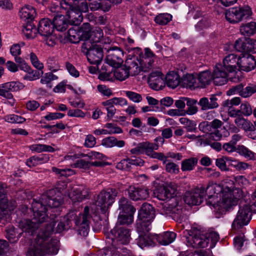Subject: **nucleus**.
Instances as JSON below:
<instances>
[{
	"label": "nucleus",
	"mask_w": 256,
	"mask_h": 256,
	"mask_svg": "<svg viewBox=\"0 0 256 256\" xmlns=\"http://www.w3.org/2000/svg\"><path fill=\"white\" fill-rule=\"evenodd\" d=\"M56 221L52 218L40 229L34 242L31 244L26 252V256H44L46 254H56L58 251V240L50 238L52 232H60L65 228L64 224L60 222L54 228Z\"/></svg>",
	"instance_id": "1"
},
{
	"label": "nucleus",
	"mask_w": 256,
	"mask_h": 256,
	"mask_svg": "<svg viewBox=\"0 0 256 256\" xmlns=\"http://www.w3.org/2000/svg\"><path fill=\"white\" fill-rule=\"evenodd\" d=\"M61 192L58 188L52 189L43 194L38 200H33L32 203V208L33 212V222L38 224L46 222L45 225L50 222L46 212L48 207L50 208L59 206L62 203Z\"/></svg>",
	"instance_id": "2"
},
{
	"label": "nucleus",
	"mask_w": 256,
	"mask_h": 256,
	"mask_svg": "<svg viewBox=\"0 0 256 256\" xmlns=\"http://www.w3.org/2000/svg\"><path fill=\"white\" fill-rule=\"evenodd\" d=\"M225 186V190L222 195V206H216L218 213L223 215L230 207L237 204L238 201L244 197V192L239 188L234 189V182L228 178L223 180Z\"/></svg>",
	"instance_id": "3"
},
{
	"label": "nucleus",
	"mask_w": 256,
	"mask_h": 256,
	"mask_svg": "<svg viewBox=\"0 0 256 256\" xmlns=\"http://www.w3.org/2000/svg\"><path fill=\"white\" fill-rule=\"evenodd\" d=\"M224 184L226 186V184ZM224 190L225 186L223 187L220 184L212 182H209L206 188H205L204 198L206 204L214 208L216 218H220L222 216L218 213L219 210H217L216 206H222V195Z\"/></svg>",
	"instance_id": "4"
},
{
	"label": "nucleus",
	"mask_w": 256,
	"mask_h": 256,
	"mask_svg": "<svg viewBox=\"0 0 256 256\" xmlns=\"http://www.w3.org/2000/svg\"><path fill=\"white\" fill-rule=\"evenodd\" d=\"M155 218V212L153 206L149 204L144 203L138 210L136 220L137 230L140 232H148L150 224Z\"/></svg>",
	"instance_id": "5"
},
{
	"label": "nucleus",
	"mask_w": 256,
	"mask_h": 256,
	"mask_svg": "<svg viewBox=\"0 0 256 256\" xmlns=\"http://www.w3.org/2000/svg\"><path fill=\"white\" fill-rule=\"evenodd\" d=\"M219 239L218 234L215 232L206 234L198 232L194 236L189 238L188 241L194 248H204L208 246L210 240V248H212L215 246Z\"/></svg>",
	"instance_id": "6"
},
{
	"label": "nucleus",
	"mask_w": 256,
	"mask_h": 256,
	"mask_svg": "<svg viewBox=\"0 0 256 256\" xmlns=\"http://www.w3.org/2000/svg\"><path fill=\"white\" fill-rule=\"evenodd\" d=\"M118 191L115 188H108L102 190L97 196L95 200V205L98 210H100L103 214L108 213L110 208L114 202Z\"/></svg>",
	"instance_id": "7"
},
{
	"label": "nucleus",
	"mask_w": 256,
	"mask_h": 256,
	"mask_svg": "<svg viewBox=\"0 0 256 256\" xmlns=\"http://www.w3.org/2000/svg\"><path fill=\"white\" fill-rule=\"evenodd\" d=\"M252 14L250 8L248 6H235L228 8L225 13L226 20L232 24H237L247 19Z\"/></svg>",
	"instance_id": "8"
},
{
	"label": "nucleus",
	"mask_w": 256,
	"mask_h": 256,
	"mask_svg": "<svg viewBox=\"0 0 256 256\" xmlns=\"http://www.w3.org/2000/svg\"><path fill=\"white\" fill-rule=\"evenodd\" d=\"M54 28L53 22L48 18H44L39 22L38 32L46 44L50 46H54L57 40L56 37L52 34Z\"/></svg>",
	"instance_id": "9"
},
{
	"label": "nucleus",
	"mask_w": 256,
	"mask_h": 256,
	"mask_svg": "<svg viewBox=\"0 0 256 256\" xmlns=\"http://www.w3.org/2000/svg\"><path fill=\"white\" fill-rule=\"evenodd\" d=\"M82 52L86 56L88 61L92 64L98 66L100 64L104 57L102 48L98 45L90 44L89 41L84 42L82 46Z\"/></svg>",
	"instance_id": "10"
},
{
	"label": "nucleus",
	"mask_w": 256,
	"mask_h": 256,
	"mask_svg": "<svg viewBox=\"0 0 256 256\" xmlns=\"http://www.w3.org/2000/svg\"><path fill=\"white\" fill-rule=\"evenodd\" d=\"M251 208L248 205L240 206L236 216L232 224V228L236 230L247 225L251 219Z\"/></svg>",
	"instance_id": "11"
},
{
	"label": "nucleus",
	"mask_w": 256,
	"mask_h": 256,
	"mask_svg": "<svg viewBox=\"0 0 256 256\" xmlns=\"http://www.w3.org/2000/svg\"><path fill=\"white\" fill-rule=\"evenodd\" d=\"M88 10L87 2H82L80 4H72V8L66 11L70 22L72 24L77 26L80 24L83 19L82 12H86Z\"/></svg>",
	"instance_id": "12"
},
{
	"label": "nucleus",
	"mask_w": 256,
	"mask_h": 256,
	"mask_svg": "<svg viewBox=\"0 0 256 256\" xmlns=\"http://www.w3.org/2000/svg\"><path fill=\"white\" fill-rule=\"evenodd\" d=\"M91 218L90 208L88 206H86L84 208L83 213L79 214L78 216L74 218V222L80 235L86 236L88 234Z\"/></svg>",
	"instance_id": "13"
},
{
	"label": "nucleus",
	"mask_w": 256,
	"mask_h": 256,
	"mask_svg": "<svg viewBox=\"0 0 256 256\" xmlns=\"http://www.w3.org/2000/svg\"><path fill=\"white\" fill-rule=\"evenodd\" d=\"M124 66L130 72L131 76L138 75L141 72H148V66L146 67L142 62L141 59L136 56L128 58L125 62Z\"/></svg>",
	"instance_id": "14"
},
{
	"label": "nucleus",
	"mask_w": 256,
	"mask_h": 256,
	"mask_svg": "<svg viewBox=\"0 0 256 256\" xmlns=\"http://www.w3.org/2000/svg\"><path fill=\"white\" fill-rule=\"evenodd\" d=\"M205 196V187L200 186L191 191L186 192L184 200L188 205H199L204 200Z\"/></svg>",
	"instance_id": "15"
},
{
	"label": "nucleus",
	"mask_w": 256,
	"mask_h": 256,
	"mask_svg": "<svg viewBox=\"0 0 256 256\" xmlns=\"http://www.w3.org/2000/svg\"><path fill=\"white\" fill-rule=\"evenodd\" d=\"M177 187L175 184H170L166 186H159L154 191V196L161 200L170 199L176 196Z\"/></svg>",
	"instance_id": "16"
},
{
	"label": "nucleus",
	"mask_w": 256,
	"mask_h": 256,
	"mask_svg": "<svg viewBox=\"0 0 256 256\" xmlns=\"http://www.w3.org/2000/svg\"><path fill=\"white\" fill-rule=\"evenodd\" d=\"M24 86L18 81H12L0 84V96L8 99H12V92L22 90Z\"/></svg>",
	"instance_id": "17"
},
{
	"label": "nucleus",
	"mask_w": 256,
	"mask_h": 256,
	"mask_svg": "<svg viewBox=\"0 0 256 256\" xmlns=\"http://www.w3.org/2000/svg\"><path fill=\"white\" fill-rule=\"evenodd\" d=\"M162 214L171 217L174 220L180 222L182 220V208L178 205H172V203L165 202L160 210Z\"/></svg>",
	"instance_id": "18"
},
{
	"label": "nucleus",
	"mask_w": 256,
	"mask_h": 256,
	"mask_svg": "<svg viewBox=\"0 0 256 256\" xmlns=\"http://www.w3.org/2000/svg\"><path fill=\"white\" fill-rule=\"evenodd\" d=\"M111 234L114 236V238H112L113 242L116 240L124 244H126L130 242V231L122 226L116 224L111 230Z\"/></svg>",
	"instance_id": "19"
},
{
	"label": "nucleus",
	"mask_w": 256,
	"mask_h": 256,
	"mask_svg": "<svg viewBox=\"0 0 256 256\" xmlns=\"http://www.w3.org/2000/svg\"><path fill=\"white\" fill-rule=\"evenodd\" d=\"M123 51L118 48H110L106 58V62L113 67L118 68L123 62Z\"/></svg>",
	"instance_id": "20"
},
{
	"label": "nucleus",
	"mask_w": 256,
	"mask_h": 256,
	"mask_svg": "<svg viewBox=\"0 0 256 256\" xmlns=\"http://www.w3.org/2000/svg\"><path fill=\"white\" fill-rule=\"evenodd\" d=\"M89 190L84 186L74 187L72 192L68 194V196L73 203L82 202L88 198Z\"/></svg>",
	"instance_id": "21"
},
{
	"label": "nucleus",
	"mask_w": 256,
	"mask_h": 256,
	"mask_svg": "<svg viewBox=\"0 0 256 256\" xmlns=\"http://www.w3.org/2000/svg\"><path fill=\"white\" fill-rule=\"evenodd\" d=\"M228 72L222 64L216 65L212 72V80L214 84L217 86L226 84L228 81Z\"/></svg>",
	"instance_id": "22"
},
{
	"label": "nucleus",
	"mask_w": 256,
	"mask_h": 256,
	"mask_svg": "<svg viewBox=\"0 0 256 256\" xmlns=\"http://www.w3.org/2000/svg\"><path fill=\"white\" fill-rule=\"evenodd\" d=\"M256 66L254 57L249 54H243L239 56V70L250 72Z\"/></svg>",
	"instance_id": "23"
},
{
	"label": "nucleus",
	"mask_w": 256,
	"mask_h": 256,
	"mask_svg": "<svg viewBox=\"0 0 256 256\" xmlns=\"http://www.w3.org/2000/svg\"><path fill=\"white\" fill-rule=\"evenodd\" d=\"M222 67L229 73L239 70V56L235 54H230L223 60Z\"/></svg>",
	"instance_id": "24"
},
{
	"label": "nucleus",
	"mask_w": 256,
	"mask_h": 256,
	"mask_svg": "<svg viewBox=\"0 0 256 256\" xmlns=\"http://www.w3.org/2000/svg\"><path fill=\"white\" fill-rule=\"evenodd\" d=\"M150 86L154 90H159L164 86V76L159 70L152 72L148 78Z\"/></svg>",
	"instance_id": "25"
},
{
	"label": "nucleus",
	"mask_w": 256,
	"mask_h": 256,
	"mask_svg": "<svg viewBox=\"0 0 256 256\" xmlns=\"http://www.w3.org/2000/svg\"><path fill=\"white\" fill-rule=\"evenodd\" d=\"M128 191L130 198L133 200H145L149 196L148 190L146 188L130 186Z\"/></svg>",
	"instance_id": "26"
},
{
	"label": "nucleus",
	"mask_w": 256,
	"mask_h": 256,
	"mask_svg": "<svg viewBox=\"0 0 256 256\" xmlns=\"http://www.w3.org/2000/svg\"><path fill=\"white\" fill-rule=\"evenodd\" d=\"M198 104L202 111L216 109L218 108V98L216 95H212L210 98L202 97L200 98Z\"/></svg>",
	"instance_id": "27"
},
{
	"label": "nucleus",
	"mask_w": 256,
	"mask_h": 256,
	"mask_svg": "<svg viewBox=\"0 0 256 256\" xmlns=\"http://www.w3.org/2000/svg\"><path fill=\"white\" fill-rule=\"evenodd\" d=\"M19 15L20 18L26 22H32L36 16V11L33 6L26 5L21 8Z\"/></svg>",
	"instance_id": "28"
},
{
	"label": "nucleus",
	"mask_w": 256,
	"mask_h": 256,
	"mask_svg": "<svg viewBox=\"0 0 256 256\" xmlns=\"http://www.w3.org/2000/svg\"><path fill=\"white\" fill-rule=\"evenodd\" d=\"M19 228L29 235H32L38 229V226L33 222V220H23L19 222Z\"/></svg>",
	"instance_id": "29"
},
{
	"label": "nucleus",
	"mask_w": 256,
	"mask_h": 256,
	"mask_svg": "<svg viewBox=\"0 0 256 256\" xmlns=\"http://www.w3.org/2000/svg\"><path fill=\"white\" fill-rule=\"evenodd\" d=\"M140 232V231H138ZM144 233V234H140L138 238L137 239V244L138 246L142 248H144L147 246H152L154 244V240H156L155 235H152L150 233Z\"/></svg>",
	"instance_id": "30"
},
{
	"label": "nucleus",
	"mask_w": 256,
	"mask_h": 256,
	"mask_svg": "<svg viewBox=\"0 0 256 256\" xmlns=\"http://www.w3.org/2000/svg\"><path fill=\"white\" fill-rule=\"evenodd\" d=\"M118 209L120 213L134 214L136 209L127 198L122 197L118 200Z\"/></svg>",
	"instance_id": "31"
},
{
	"label": "nucleus",
	"mask_w": 256,
	"mask_h": 256,
	"mask_svg": "<svg viewBox=\"0 0 256 256\" xmlns=\"http://www.w3.org/2000/svg\"><path fill=\"white\" fill-rule=\"evenodd\" d=\"M58 2H52L50 10L52 12L58 13L60 10H66L72 8V2L66 0H58Z\"/></svg>",
	"instance_id": "32"
},
{
	"label": "nucleus",
	"mask_w": 256,
	"mask_h": 256,
	"mask_svg": "<svg viewBox=\"0 0 256 256\" xmlns=\"http://www.w3.org/2000/svg\"><path fill=\"white\" fill-rule=\"evenodd\" d=\"M176 236V234L174 232H166L159 235H155V238L160 244L167 246L174 241Z\"/></svg>",
	"instance_id": "33"
},
{
	"label": "nucleus",
	"mask_w": 256,
	"mask_h": 256,
	"mask_svg": "<svg viewBox=\"0 0 256 256\" xmlns=\"http://www.w3.org/2000/svg\"><path fill=\"white\" fill-rule=\"evenodd\" d=\"M139 57L141 59L142 62L146 67L148 66V70L150 71L152 68V64L154 62V58H156L155 54L152 52L149 48L144 49V54H140Z\"/></svg>",
	"instance_id": "34"
},
{
	"label": "nucleus",
	"mask_w": 256,
	"mask_h": 256,
	"mask_svg": "<svg viewBox=\"0 0 256 256\" xmlns=\"http://www.w3.org/2000/svg\"><path fill=\"white\" fill-rule=\"evenodd\" d=\"M54 26L60 32L66 30L68 26V22L63 14H58L55 16L53 20Z\"/></svg>",
	"instance_id": "35"
},
{
	"label": "nucleus",
	"mask_w": 256,
	"mask_h": 256,
	"mask_svg": "<svg viewBox=\"0 0 256 256\" xmlns=\"http://www.w3.org/2000/svg\"><path fill=\"white\" fill-rule=\"evenodd\" d=\"M50 157L46 154H41L39 156H33L26 161V165L29 167L35 166L48 162Z\"/></svg>",
	"instance_id": "36"
},
{
	"label": "nucleus",
	"mask_w": 256,
	"mask_h": 256,
	"mask_svg": "<svg viewBox=\"0 0 256 256\" xmlns=\"http://www.w3.org/2000/svg\"><path fill=\"white\" fill-rule=\"evenodd\" d=\"M197 80L198 81L199 88H204L210 84V80H212V74L209 70H204L200 72L198 76Z\"/></svg>",
	"instance_id": "37"
},
{
	"label": "nucleus",
	"mask_w": 256,
	"mask_h": 256,
	"mask_svg": "<svg viewBox=\"0 0 256 256\" xmlns=\"http://www.w3.org/2000/svg\"><path fill=\"white\" fill-rule=\"evenodd\" d=\"M24 26L22 32L28 38H33L36 37L38 32V28L33 24L32 22H26Z\"/></svg>",
	"instance_id": "38"
},
{
	"label": "nucleus",
	"mask_w": 256,
	"mask_h": 256,
	"mask_svg": "<svg viewBox=\"0 0 256 256\" xmlns=\"http://www.w3.org/2000/svg\"><path fill=\"white\" fill-rule=\"evenodd\" d=\"M240 32L246 36H251L256 33V22H251L246 24H242L240 26Z\"/></svg>",
	"instance_id": "39"
},
{
	"label": "nucleus",
	"mask_w": 256,
	"mask_h": 256,
	"mask_svg": "<svg viewBox=\"0 0 256 256\" xmlns=\"http://www.w3.org/2000/svg\"><path fill=\"white\" fill-rule=\"evenodd\" d=\"M186 100V104L187 106V109L186 110H182V113L184 116L186 114L194 115L196 114L198 112V108L196 106V104L198 102L196 100L188 98H185Z\"/></svg>",
	"instance_id": "40"
},
{
	"label": "nucleus",
	"mask_w": 256,
	"mask_h": 256,
	"mask_svg": "<svg viewBox=\"0 0 256 256\" xmlns=\"http://www.w3.org/2000/svg\"><path fill=\"white\" fill-rule=\"evenodd\" d=\"M165 79L168 86L172 88H176L180 82L179 76L174 72L168 74L165 77Z\"/></svg>",
	"instance_id": "41"
},
{
	"label": "nucleus",
	"mask_w": 256,
	"mask_h": 256,
	"mask_svg": "<svg viewBox=\"0 0 256 256\" xmlns=\"http://www.w3.org/2000/svg\"><path fill=\"white\" fill-rule=\"evenodd\" d=\"M198 164L196 158H190L185 159L182 162L181 170L182 172L191 171L193 170Z\"/></svg>",
	"instance_id": "42"
},
{
	"label": "nucleus",
	"mask_w": 256,
	"mask_h": 256,
	"mask_svg": "<svg viewBox=\"0 0 256 256\" xmlns=\"http://www.w3.org/2000/svg\"><path fill=\"white\" fill-rule=\"evenodd\" d=\"M80 40H84V42L87 41L90 42L91 36V28L88 23H84L79 28Z\"/></svg>",
	"instance_id": "43"
},
{
	"label": "nucleus",
	"mask_w": 256,
	"mask_h": 256,
	"mask_svg": "<svg viewBox=\"0 0 256 256\" xmlns=\"http://www.w3.org/2000/svg\"><path fill=\"white\" fill-rule=\"evenodd\" d=\"M180 122L184 126V128L188 132H194L196 130V121L188 119L187 118H181Z\"/></svg>",
	"instance_id": "44"
},
{
	"label": "nucleus",
	"mask_w": 256,
	"mask_h": 256,
	"mask_svg": "<svg viewBox=\"0 0 256 256\" xmlns=\"http://www.w3.org/2000/svg\"><path fill=\"white\" fill-rule=\"evenodd\" d=\"M236 152L247 159L250 160L254 159V153L244 145L238 146Z\"/></svg>",
	"instance_id": "45"
},
{
	"label": "nucleus",
	"mask_w": 256,
	"mask_h": 256,
	"mask_svg": "<svg viewBox=\"0 0 256 256\" xmlns=\"http://www.w3.org/2000/svg\"><path fill=\"white\" fill-rule=\"evenodd\" d=\"M183 83L189 88H199V85L196 82L197 78L192 74H186L182 78Z\"/></svg>",
	"instance_id": "46"
},
{
	"label": "nucleus",
	"mask_w": 256,
	"mask_h": 256,
	"mask_svg": "<svg viewBox=\"0 0 256 256\" xmlns=\"http://www.w3.org/2000/svg\"><path fill=\"white\" fill-rule=\"evenodd\" d=\"M134 222V215L129 214L120 213L118 217L117 224L120 226L121 224H130Z\"/></svg>",
	"instance_id": "47"
},
{
	"label": "nucleus",
	"mask_w": 256,
	"mask_h": 256,
	"mask_svg": "<svg viewBox=\"0 0 256 256\" xmlns=\"http://www.w3.org/2000/svg\"><path fill=\"white\" fill-rule=\"evenodd\" d=\"M130 72L126 70V67L118 68L114 72L115 78L120 80H124L130 76Z\"/></svg>",
	"instance_id": "48"
},
{
	"label": "nucleus",
	"mask_w": 256,
	"mask_h": 256,
	"mask_svg": "<svg viewBox=\"0 0 256 256\" xmlns=\"http://www.w3.org/2000/svg\"><path fill=\"white\" fill-rule=\"evenodd\" d=\"M80 34L79 28H78L77 30L70 28L68 32V37L69 40L72 43H78L80 40Z\"/></svg>",
	"instance_id": "49"
},
{
	"label": "nucleus",
	"mask_w": 256,
	"mask_h": 256,
	"mask_svg": "<svg viewBox=\"0 0 256 256\" xmlns=\"http://www.w3.org/2000/svg\"><path fill=\"white\" fill-rule=\"evenodd\" d=\"M43 74V71L41 72L32 70V68L26 72L24 79L26 80L32 81L38 79Z\"/></svg>",
	"instance_id": "50"
},
{
	"label": "nucleus",
	"mask_w": 256,
	"mask_h": 256,
	"mask_svg": "<svg viewBox=\"0 0 256 256\" xmlns=\"http://www.w3.org/2000/svg\"><path fill=\"white\" fill-rule=\"evenodd\" d=\"M103 36L102 30L100 28H96L91 32L90 42H92L94 43L100 42ZM90 44H92L90 43Z\"/></svg>",
	"instance_id": "51"
},
{
	"label": "nucleus",
	"mask_w": 256,
	"mask_h": 256,
	"mask_svg": "<svg viewBox=\"0 0 256 256\" xmlns=\"http://www.w3.org/2000/svg\"><path fill=\"white\" fill-rule=\"evenodd\" d=\"M248 40L238 38L234 44L237 51L248 52Z\"/></svg>",
	"instance_id": "52"
},
{
	"label": "nucleus",
	"mask_w": 256,
	"mask_h": 256,
	"mask_svg": "<svg viewBox=\"0 0 256 256\" xmlns=\"http://www.w3.org/2000/svg\"><path fill=\"white\" fill-rule=\"evenodd\" d=\"M172 18V16L170 14H160L155 18V22L159 24L165 25L171 20Z\"/></svg>",
	"instance_id": "53"
},
{
	"label": "nucleus",
	"mask_w": 256,
	"mask_h": 256,
	"mask_svg": "<svg viewBox=\"0 0 256 256\" xmlns=\"http://www.w3.org/2000/svg\"><path fill=\"white\" fill-rule=\"evenodd\" d=\"M58 76L54 74L52 72H48L44 74V75L41 78L40 82L42 84H47V86L49 88H51L52 86L50 85V83L54 80L58 79Z\"/></svg>",
	"instance_id": "54"
},
{
	"label": "nucleus",
	"mask_w": 256,
	"mask_h": 256,
	"mask_svg": "<svg viewBox=\"0 0 256 256\" xmlns=\"http://www.w3.org/2000/svg\"><path fill=\"white\" fill-rule=\"evenodd\" d=\"M255 92H256V85L250 84L245 88H242L241 96L243 98H248Z\"/></svg>",
	"instance_id": "55"
},
{
	"label": "nucleus",
	"mask_w": 256,
	"mask_h": 256,
	"mask_svg": "<svg viewBox=\"0 0 256 256\" xmlns=\"http://www.w3.org/2000/svg\"><path fill=\"white\" fill-rule=\"evenodd\" d=\"M98 92L104 96L109 98L113 95L112 90L104 84H98L97 86Z\"/></svg>",
	"instance_id": "56"
},
{
	"label": "nucleus",
	"mask_w": 256,
	"mask_h": 256,
	"mask_svg": "<svg viewBox=\"0 0 256 256\" xmlns=\"http://www.w3.org/2000/svg\"><path fill=\"white\" fill-rule=\"evenodd\" d=\"M4 120L10 123H22L26 120L24 118L14 114L6 116Z\"/></svg>",
	"instance_id": "57"
},
{
	"label": "nucleus",
	"mask_w": 256,
	"mask_h": 256,
	"mask_svg": "<svg viewBox=\"0 0 256 256\" xmlns=\"http://www.w3.org/2000/svg\"><path fill=\"white\" fill-rule=\"evenodd\" d=\"M232 162V166L238 171L245 170L248 169L250 166L248 164L244 162L233 160Z\"/></svg>",
	"instance_id": "58"
},
{
	"label": "nucleus",
	"mask_w": 256,
	"mask_h": 256,
	"mask_svg": "<svg viewBox=\"0 0 256 256\" xmlns=\"http://www.w3.org/2000/svg\"><path fill=\"white\" fill-rule=\"evenodd\" d=\"M30 58L32 66L39 70H42L44 68V64L40 62L38 60L36 55L34 53L31 52L30 54Z\"/></svg>",
	"instance_id": "59"
},
{
	"label": "nucleus",
	"mask_w": 256,
	"mask_h": 256,
	"mask_svg": "<svg viewBox=\"0 0 256 256\" xmlns=\"http://www.w3.org/2000/svg\"><path fill=\"white\" fill-rule=\"evenodd\" d=\"M126 96L132 102L136 103L140 102L142 98L141 94L132 91H126Z\"/></svg>",
	"instance_id": "60"
},
{
	"label": "nucleus",
	"mask_w": 256,
	"mask_h": 256,
	"mask_svg": "<svg viewBox=\"0 0 256 256\" xmlns=\"http://www.w3.org/2000/svg\"><path fill=\"white\" fill-rule=\"evenodd\" d=\"M6 237L10 242H14L18 240V237L16 236V232L15 228L14 227H11L6 230Z\"/></svg>",
	"instance_id": "61"
},
{
	"label": "nucleus",
	"mask_w": 256,
	"mask_h": 256,
	"mask_svg": "<svg viewBox=\"0 0 256 256\" xmlns=\"http://www.w3.org/2000/svg\"><path fill=\"white\" fill-rule=\"evenodd\" d=\"M24 46V42L14 44L10 48V52L12 56H19L21 54V47Z\"/></svg>",
	"instance_id": "62"
},
{
	"label": "nucleus",
	"mask_w": 256,
	"mask_h": 256,
	"mask_svg": "<svg viewBox=\"0 0 256 256\" xmlns=\"http://www.w3.org/2000/svg\"><path fill=\"white\" fill-rule=\"evenodd\" d=\"M48 69L52 72H56L60 69L58 62L54 58H49L47 60Z\"/></svg>",
	"instance_id": "63"
},
{
	"label": "nucleus",
	"mask_w": 256,
	"mask_h": 256,
	"mask_svg": "<svg viewBox=\"0 0 256 256\" xmlns=\"http://www.w3.org/2000/svg\"><path fill=\"white\" fill-rule=\"evenodd\" d=\"M235 182L238 186L245 188L249 185V180L244 176H238L234 178Z\"/></svg>",
	"instance_id": "64"
}]
</instances>
